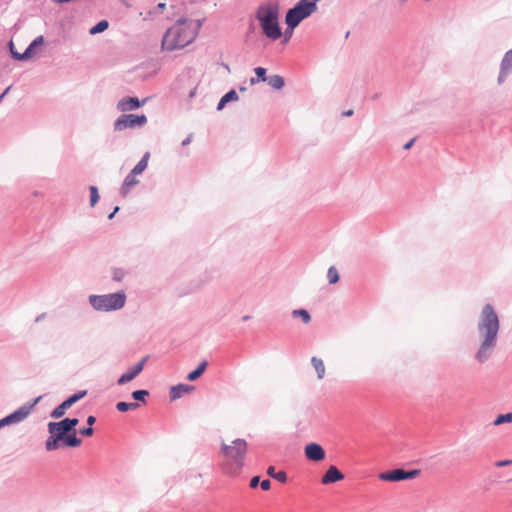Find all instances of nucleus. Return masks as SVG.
<instances>
[{"mask_svg": "<svg viewBox=\"0 0 512 512\" xmlns=\"http://www.w3.org/2000/svg\"><path fill=\"white\" fill-rule=\"evenodd\" d=\"M44 43L43 35L37 36L25 49L23 53H15L14 59L18 61H26L35 54V49L42 46Z\"/></svg>", "mask_w": 512, "mask_h": 512, "instance_id": "4468645a", "label": "nucleus"}, {"mask_svg": "<svg viewBox=\"0 0 512 512\" xmlns=\"http://www.w3.org/2000/svg\"><path fill=\"white\" fill-rule=\"evenodd\" d=\"M149 158H150V153L149 152L144 153L141 160L131 170L133 172V174L139 175L142 172H144L148 166Z\"/></svg>", "mask_w": 512, "mask_h": 512, "instance_id": "412c9836", "label": "nucleus"}, {"mask_svg": "<svg viewBox=\"0 0 512 512\" xmlns=\"http://www.w3.org/2000/svg\"><path fill=\"white\" fill-rule=\"evenodd\" d=\"M420 474V470L405 471L403 469H394L381 473L379 478L383 481L398 482L406 479H414Z\"/></svg>", "mask_w": 512, "mask_h": 512, "instance_id": "1a4fd4ad", "label": "nucleus"}, {"mask_svg": "<svg viewBox=\"0 0 512 512\" xmlns=\"http://www.w3.org/2000/svg\"><path fill=\"white\" fill-rule=\"evenodd\" d=\"M311 363L317 372L318 378L322 379L325 375V365L323 361L320 358L312 357Z\"/></svg>", "mask_w": 512, "mask_h": 512, "instance_id": "5701e85b", "label": "nucleus"}, {"mask_svg": "<svg viewBox=\"0 0 512 512\" xmlns=\"http://www.w3.org/2000/svg\"><path fill=\"white\" fill-rule=\"evenodd\" d=\"M192 138H193V134H189L183 141H182V146H187L191 143L192 141Z\"/></svg>", "mask_w": 512, "mask_h": 512, "instance_id": "ea45409f", "label": "nucleus"}, {"mask_svg": "<svg viewBox=\"0 0 512 512\" xmlns=\"http://www.w3.org/2000/svg\"><path fill=\"white\" fill-rule=\"evenodd\" d=\"M148 357H143L139 363H137L132 369L124 373L117 381L119 385H124L127 382L132 381L135 377H137L142 370L144 369V365L147 361Z\"/></svg>", "mask_w": 512, "mask_h": 512, "instance_id": "2eb2a0df", "label": "nucleus"}, {"mask_svg": "<svg viewBox=\"0 0 512 512\" xmlns=\"http://www.w3.org/2000/svg\"><path fill=\"white\" fill-rule=\"evenodd\" d=\"M166 7V4L165 3H159L156 7L157 10H160L162 11L164 8Z\"/></svg>", "mask_w": 512, "mask_h": 512, "instance_id": "3c124183", "label": "nucleus"}, {"mask_svg": "<svg viewBox=\"0 0 512 512\" xmlns=\"http://www.w3.org/2000/svg\"><path fill=\"white\" fill-rule=\"evenodd\" d=\"M89 191H90V206L94 207L100 198L98 188L96 186L92 185L89 187Z\"/></svg>", "mask_w": 512, "mask_h": 512, "instance_id": "c756f323", "label": "nucleus"}, {"mask_svg": "<svg viewBox=\"0 0 512 512\" xmlns=\"http://www.w3.org/2000/svg\"><path fill=\"white\" fill-rule=\"evenodd\" d=\"M263 34L271 39L277 40L282 36L281 27L278 22L279 6L277 3L261 5L256 13Z\"/></svg>", "mask_w": 512, "mask_h": 512, "instance_id": "20e7f679", "label": "nucleus"}, {"mask_svg": "<svg viewBox=\"0 0 512 512\" xmlns=\"http://www.w3.org/2000/svg\"><path fill=\"white\" fill-rule=\"evenodd\" d=\"M292 315L295 318L300 317L305 324H308L311 320L310 314L305 309L293 310Z\"/></svg>", "mask_w": 512, "mask_h": 512, "instance_id": "a878e982", "label": "nucleus"}, {"mask_svg": "<svg viewBox=\"0 0 512 512\" xmlns=\"http://www.w3.org/2000/svg\"><path fill=\"white\" fill-rule=\"evenodd\" d=\"M125 274L126 273H125V271L123 269H121V268H114L113 269V276H112L113 280L120 282L125 277Z\"/></svg>", "mask_w": 512, "mask_h": 512, "instance_id": "72a5a7b5", "label": "nucleus"}, {"mask_svg": "<svg viewBox=\"0 0 512 512\" xmlns=\"http://www.w3.org/2000/svg\"><path fill=\"white\" fill-rule=\"evenodd\" d=\"M146 99L140 101L137 97H125L117 103V109L121 112L135 110L144 105Z\"/></svg>", "mask_w": 512, "mask_h": 512, "instance_id": "dca6fc26", "label": "nucleus"}, {"mask_svg": "<svg viewBox=\"0 0 512 512\" xmlns=\"http://www.w3.org/2000/svg\"><path fill=\"white\" fill-rule=\"evenodd\" d=\"M512 464V460H503L496 463L498 467L507 466Z\"/></svg>", "mask_w": 512, "mask_h": 512, "instance_id": "37998d69", "label": "nucleus"}, {"mask_svg": "<svg viewBox=\"0 0 512 512\" xmlns=\"http://www.w3.org/2000/svg\"><path fill=\"white\" fill-rule=\"evenodd\" d=\"M222 98L227 102H231V101H237L238 100V94L237 92L234 90V89H231L230 91H228L226 94H224L222 96Z\"/></svg>", "mask_w": 512, "mask_h": 512, "instance_id": "473e14b6", "label": "nucleus"}, {"mask_svg": "<svg viewBox=\"0 0 512 512\" xmlns=\"http://www.w3.org/2000/svg\"><path fill=\"white\" fill-rule=\"evenodd\" d=\"M79 420L77 418H65L59 422L48 423L49 438L45 443L48 451H53L61 447V439L77 426Z\"/></svg>", "mask_w": 512, "mask_h": 512, "instance_id": "39448f33", "label": "nucleus"}, {"mask_svg": "<svg viewBox=\"0 0 512 512\" xmlns=\"http://www.w3.org/2000/svg\"><path fill=\"white\" fill-rule=\"evenodd\" d=\"M195 93H196V89L194 88L193 90L190 91L189 97L193 98L195 96Z\"/></svg>", "mask_w": 512, "mask_h": 512, "instance_id": "864d4df0", "label": "nucleus"}, {"mask_svg": "<svg viewBox=\"0 0 512 512\" xmlns=\"http://www.w3.org/2000/svg\"><path fill=\"white\" fill-rule=\"evenodd\" d=\"M136 176L137 174H133V172L130 171L125 177L123 184L120 188V193L123 196H126L130 192V190L139 183V181L136 179Z\"/></svg>", "mask_w": 512, "mask_h": 512, "instance_id": "a211bd4d", "label": "nucleus"}, {"mask_svg": "<svg viewBox=\"0 0 512 512\" xmlns=\"http://www.w3.org/2000/svg\"><path fill=\"white\" fill-rule=\"evenodd\" d=\"M207 365H208V363L206 361L201 362L199 364V366L194 371L190 372L187 375V379L189 381H194V380L198 379L205 371Z\"/></svg>", "mask_w": 512, "mask_h": 512, "instance_id": "b1692460", "label": "nucleus"}, {"mask_svg": "<svg viewBox=\"0 0 512 512\" xmlns=\"http://www.w3.org/2000/svg\"><path fill=\"white\" fill-rule=\"evenodd\" d=\"M239 90H240L241 92H244V91H246V87L241 86V87L239 88Z\"/></svg>", "mask_w": 512, "mask_h": 512, "instance_id": "6e6d98bb", "label": "nucleus"}, {"mask_svg": "<svg viewBox=\"0 0 512 512\" xmlns=\"http://www.w3.org/2000/svg\"><path fill=\"white\" fill-rule=\"evenodd\" d=\"M414 142H415V138H413V139H411L409 142H407V143L404 145V147H403V148H404L405 150L410 149V148L413 146Z\"/></svg>", "mask_w": 512, "mask_h": 512, "instance_id": "a18cd8bd", "label": "nucleus"}, {"mask_svg": "<svg viewBox=\"0 0 512 512\" xmlns=\"http://www.w3.org/2000/svg\"><path fill=\"white\" fill-rule=\"evenodd\" d=\"M108 27H109L108 21L101 20L96 25H94L93 27L90 28L89 33L91 35H96V34L104 32L105 30L108 29Z\"/></svg>", "mask_w": 512, "mask_h": 512, "instance_id": "393cba45", "label": "nucleus"}, {"mask_svg": "<svg viewBox=\"0 0 512 512\" xmlns=\"http://www.w3.org/2000/svg\"><path fill=\"white\" fill-rule=\"evenodd\" d=\"M86 395V391L78 392L72 396H70L68 399H66L64 402H62L59 406H57L52 412L51 417L58 419L62 417L66 410L69 409L74 403H76L78 400H80L82 397Z\"/></svg>", "mask_w": 512, "mask_h": 512, "instance_id": "f8f14e48", "label": "nucleus"}, {"mask_svg": "<svg viewBox=\"0 0 512 512\" xmlns=\"http://www.w3.org/2000/svg\"><path fill=\"white\" fill-rule=\"evenodd\" d=\"M119 211V207L116 206L114 210L108 215V220H112L115 216V214Z\"/></svg>", "mask_w": 512, "mask_h": 512, "instance_id": "49530a36", "label": "nucleus"}, {"mask_svg": "<svg viewBox=\"0 0 512 512\" xmlns=\"http://www.w3.org/2000/svg\"><path fill=\"white\" fill-rule=\"evenodd\" d=\"M89 302L92 307L98 311L119 310L123 308L126 303V294L124 291H119L111 294L91 295Z\"/></svg>", "mask_w": 512, "mask_h": 512, "instance_id": "423d86ee", "label": "nucleus"}, {"mask_svg": "<svg viewBox=\"0 0 512 512\" xmlns=\"http://www.w3.org/2000/svg\"><path fill=\"white\" fill-rule=\"evenodd\" d=\"M226 104H227V102L221 97L220 101L217 104V110L221 111L225 107Z\"/></svg>", "mask_w": 512, "mask_h": 512, "instance_id": "79ce46f5", "label": "nucleus"}, {"mask_svg": "<svg viewBox=\"0 0 512 512\" xmlns=\"http://www.w3.org/2000/svg\"><path fill=\"white\" fill-rule=\"evenodd\" d=\"M267 82L272 88H274L276 90L282 89L285 85L284 78L280 75L269 76L267 79Z\"/></svg>", "mask_w": 512, "mask_h": 512, "instance_id": "4be33fe9", "label": "nucleus"}, {"mask_svg": "<svg viewBox=\"0 0 512 512\" xmlns=\"http://www.w3.org/2000/svg\"><path fill=\"white\" fill-rule=\"evenodd\" d=\"M254 72L256 74L257 80H259L260 82L267 81V79H268V77L266 76L267 70L265 68H263V67H256L254 69Z\"/></svg>", "mask_w": 512, "mask_h": 512, "instance_id": "7c9ffc66", "label": "nucleus"}, {"mask_svg": "<svg viewBox=\"0 0 512 512\" xmlns=\"http://www.w3.org/2000/svg\"><path fill=\"white\" fill-rule=\"evenodd\" d=\"M305 457L314 462L322 461L325 458V451L318 443H309L304 448Z\"/></svg>", "mask_w": 512, "mask_h": 512, "instance_id": "ddd939ff", "label": "nucleus"}, {"mask_svg": "<svg viewBox=\"0 0 512 512\" xmlns=\"http://www.w3.org/2000/svg\"><path fill=\"white\" fill-rule=\"evenodd\" d=\"M147 123V117L136 114H123L114 122V130L122 131L127 128L143 127Z\"/></svg>", "mask_w": 512, "mask_h": 512, "instance_id": "6e6552de", "label": "nucleus"}, {"mask_svg": "<svg viewBox=\"0 0 512 512\" xmlns=\"http://www.w3.org/2000/svg\"><path fill=\"white\" fill-rule=\"evenodd\" d=\"M8 46H9L10 54H11L12 58L14 59V54L18 53V52L15 50L13 41H10Z\"/></svg>", "mask_w": 512, "mask_h": 512, "instance_id": "a19ab883", "label": "nucleus"}, {"mask_svg": "<svg viewBox=\"0 0 512 512\" xmlns=\"http://www.w3.org/2000/svg\"><path fill=\"white\" fill-rule=\"evenodd\" d=\"M512 73V49L508 50L500 63L499 74L497 78L498 85H502L508 76Z\"/></svg>", "mask_w": 512, "mask_h": 512, "instance_id": "9d476101", "label": "nucleus"}, {"mask_svg": "<svg viewBox=\"0 0 512 512\" xmlns=\"http://www.w3.org/2000/svg\"><path fill=\"white\" fill-rule=\"evenodd\" d=\"M316 10L306 0H300L286 12L285 23L290 28H296L304 19Z\"/></svg>", "mask_w": 512, "mask_h": 512, "instance_id": "0eeeda50", "label": "nucleus"}, {"mask_svg": "<svg viewBox=\"0 0 512 512\" xmlns=\"http://www.w3.org/2000/svg\"><path fill=\"white\" fill-rule=\"evenodd\" d=\"M148 395L149 392L147 390H137L132 393L133 399L137 401H144Z\"/></svg>", "mask_w": 512, "mask_h": 512, "instance_id": "2f4dec72", "label": "nucleus"}, {"mask_svg": "<svg viewBox=\"0 0 512 512\" xmlns=\"http://www.w3.org/2000/svg\"><path fill=\"white\" fill-rule=\"evenodd\" d=\"M272 478L278 480L281 483H285L287 481V474L284 471H279L275 473Z\"/></svg>", "mask_w": 512, "mask_h": 512, "instance_id": "f704fd0d", "label": "nucleus"}, {"mask_svg": "<svg viewBox=\"0 0 512 512\" xmlns=\"http://www.w3.org/2000/svg\"><path fill=\"white\" fill-rule=\"evenodd\" d=\"M260 485H261L262 490H264V491H268V490L270 489V487H271V482H270L269 480H267V479H266V480H263V481L260 483Z\"/></svg>", "mask_w": 512, "mask_h": 512, "instance_id": "4c0bfd02", "label": "nucleus"}, {"mask_svg": "<svg viewBox=\"0 0 512 512\" xmlns=\"http://www.w3.org/2000/svg\"><path fill=\"white\" fill-rule=\"evenodd\" d=\"M294 29L295 28H290L289 26H287V28H286V30L284 32V41H283L284 43H287L290 40V38H291V36L293 34Z\"/></svg>", "mask_w": 512, "mask_h": 512, "instance_id": "c9c22d12", "label": "nucleus"}, {"mask_svg": "<svg viewBox=\"0 0 512 512\" xmlns=\"http://www.w3.org/2000/svg\"><path fill=\"white\" fill-rule=\"evenodd\" d=\"M197 37V29L192 28V22L180 18L169 28L162 39V48L167 51L182 49L192 43Z\"/></svg>", "mask_w": 512, "mask_h": 512, "instance_id": "f03ea898", "label": "nucleus"}, {"mask_svg": "<svg viewBox=\"0 0 512 512\" xmlns=\"http://www.w3.org/2000/svg\"><path fill=\"white\" fill-rule=\"evenodd\" d=\"M32 406H22L15 412L10 415L4 417L0 420V428L6 425L19 423L24 420L31 412Z\"/></svg>", "mask_w": 512, "mask_h": 512, "instance_id": "9b49d317", "label": "nucleus"}, {"mask_svg": "<svg viewBox=\"0 0 512 512\" xmlns=\"http://www.w3.org/2000/svg\"><path fill=\"white\" fill-rule=\"evenodd\" d=\"M80 434L84 435V436H92L93 435V428L90 426L88 428H84L82 430H80Z\"/></svg>", "mask_w": 512, "mask_h": 512, "instance_id": "e433bc0d", "label": "nucleus"}, {"mask_svg": "<svg viewBox=\"0 0 512 512\" xmlns=\"http://www.w3.org/2000/svg\"><path fill=\"white\" fill-rule=\"evenodd\" d=\"M249 82H250V85H255L256 83H258V82H260V81H259V80H257V78H253V77H252V78H250Z\"/></svg>", "mask_w": 512, "mask_h": 512, "instance_id": "603ef678", "label": "nucleus"}, {"mask_svg": "<svg viewBox=\"0 0 512 512\" xmlns=\"http://www.w3.org/2000/svg\"><path fill=\"white\" fill-rule=\"evenodd\" d=\"M512 422V413L500 414L494 420V425L498 426L503 423H511Z\"/></svg>", "mask_w": 512, "mask_h": 512, "instance_id": "cd10ccee", "label": "nucleus"}, {"mask_svg": "<svg viewBox=\"0 0 512 512\" xmlns=\"http://www.w3.org/2000/svg\"><path fill=\"white\" fill-rule=\"evenodd\" d=\"M139 407L138 403H127V402H118L116 408L120 412H126L128 410H135Z\"/></svg>", "mask_w": 512, "mask_h": 512, "instance_id": "bb28decb", "label": "nucleus"}, {"mask_svg": "<svg viewBox=\"0 0 512 512\" xmlns=\"http://www.w3.org/2000/svg\"><path fill=\"white\" fill-rule=\"evenodd\" d=\"M11 89V86L7 87L4 92L0 95V103L3 101L4 97L6 96V94L10 91Z\"/></svg>", "mask_w": 512, "mask_h": 512, "instance_id": "de8ad7c7", "label": "nucleus"}, {"mask_svg": "<svg viewBox=\"0 0 512 512\" xmlns=\"http://www.w3.org/2000/svg\"><path fill=\"white\" fill-rule=\"evenodd\" d=\"M352 114H353V110H348L347 112H345L346 116H351Z\"/></svg>", "mask_w": 512, "mask_h": 512, "instance_id": "5fc2aeb1", "label": "nucleus"}, {"mask_svg": "<svg viewBox=\"0 0 512 512\" xmlns=\"http://www.w3.org/2000/svg\"><path fill=\"white\" fill-rule=\"evenodd\" d=\"M260 481V478L258 476H254L251 481H250V487L251 488H256L258 483Z\"/></svg>", "mask_w": 512, "mask_h": 512, "instance_id": "58836bf2", "label": "nucleus"}, {"mask_svg": "<svg viewBox=\"0 0 512 512\" xmlns=\"http://www.w3.org/2000/svg\"><path fill=\"white\" fill-rule=\"evenodd\" d=\"M275 468L274 466H269L268 469H267V474L270 476V477H273L275 475Z\"/></svg>", "mask_w": 512, "mask_h": 512, "instance_id": "c03bdc74", "label": "nucleus"}, {"mask_svg": "<svg viewBox=\"0 0 512 512\" xmlns=\"http://www.w3.org/2000/svg\"><path fill=\"white\" fill-rule=\"evenodd\" d=\"M248 451V443L244 439H235L230 444L222 443L221 454L225 457L223 471L230 476L241 473Z\"/></svg>", "mask_w": 512, "mask_h": 512, "instance_id": "7ed1b4c3", "label": "nucleus"}, {"mask_svg": "<svg viewBox=\"0 0 512 512\" xmlns=\"http://www.w3.org/2000/svg\"><path fill=\"white\" fill-rule=\"evenodd\" d=\"M499 328L500 321L497 313L490 304H486L482 308L477 324L478 337L481 343L475 357L479 362L483 363L490 357L496 346Z\"/></svg>", "mask_w": 512, "mask_h": 512, "instance_id": "f257e3e1", "label": "nucleus"}, {"mask_svg": "<svg viewBox=\"0 0 512 512\" xmlns=\"http://www.w3.org/2000/svg\"><path fill=\"white\" fill-rule=\"evenodd\" d=\"M192 387L185 385V384H179L176 386L171 387L170 389V398L172 400L180 398L182 395L187 394L192 391Z\"/></svg>", "mask_w": 512, "mask_h": 512, "instance_id": "aec40b11", "label": "nucleus"}, {"mask_svg": "<svg viewBox=\"0 0 512 512\" xmlns=\"http://www.w3.org/2000/svg\"><path fill=\"white\" fill-rule=\"evenodd\" d=\"M344 479V474L336 467L330 466L326 473L322 476L321 483L323 485L332 484Z\"/></svg>", "mask_w": 512, "mask_h": 512, "instance_id": "f3484780", "label": "nucleus"}, {"mask_svg": "<svg viewBox=\"0 0 512 512\" xmlns=\"http://www.w3.org/2000/svg\"><path fill=\"white\" fill-rule=\"evenodd\" d=\"M201 25H202V22H201L200 20H198V22H197V25H196V26H194V25L192 24V28H193V29H197V32H198V31H199V29L201 28Z\"/></svg>", "mask_w": 512, "mask_h": 512, "instance_id": "8fccbe9b", "label": "nucleus"}, {"mask_svg": "<svg viewBox=\"0 0 512 512\" xmlns=\"http://www.w3.org/2000/svg\"><path fill=\"white\" fill-rule=\"evenodd\" d=\"M81 443L82 440L77 437L75 430L66 434L64 438L61 439V447H79Z\"/></svg>", "mask_w": 512, "mask_h": 512, "instance_id": "6ab92c4d", "label": "nucleus"}, {"mask_svg": "<svg viewBox=\"0 0 512 512\" xmlns=\"http://www.w3.org/2000/svg\"><path fill=\"white\" fill-rule=\"evenodd\" d=\"M95 421H96V418L94 416H89L87 418V423L89 426H92L95 423Z\"/></svg>", "mask_w": 512, "mask_h": 512, "instance_id": "09e8293b", "label": "nucleus"}, {"mask_svg": "<svg viewBox=\"0 0 512 512\" xmlns=\"http://www.w3.org/2000/svg\"><path fill=\"white\" fill-rule=\"evenodd\" d=\"M327 278L330 284H335L339 280V274L334 266H331L327 272Z\"/></svg>", "mask_w": 512, "mask_h": 512, "instance_id": "c85d7f7f", "label": "nucleus"}]
</instances>
